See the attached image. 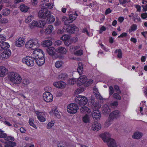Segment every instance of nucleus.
I'll return each mask as SVG.
<instances>
[{"instance_id":"nucleus-1","label":"nucleus","mask_w":147,"mask_h":147,"mask_svg":"<svg viewBox=\"0 0 147 147\" xmlns=\"http://www.w3.org/2000/svg\"><path fill=\"white\" fill-rule=\"evenodd\" d=\"M9 80L15 84H20L22 80V78L18 74L14 72H11L8 75Z\"/></svg>"},{"instance_id":"nucleus-2","label":"nucleus","mask_w":147,"mask_h":147,"mask_svg":"<svg viewBox=\"0 0 147 147\" xmlns=\"http://www.w3.org/2000/svg\"><path fill=\"white\" fill-rule=\"evenodd\" d=\"M40 44L38 40L36 38L31 39L26 43L25 46L26 48L34 50L38 47Z\"/></svg>"},{"instance_id":"nucleus-3","label":"nucleus","mask_w":147,"mask_h":147,"mask_svg":"<svg viewBox=\"0 0 147 147\" xmlns=\"http://www.w3.org/2000/svg\"><path fill=\"white\" fill-rule=\"evenodd\" d=\"M4 138L6 141L4 142L3 141V140H0V141L4 142L5 144H6L5 145V147H15L16 146V143L15 142H13L15 140L14 137L7 136Z\"/></svg>"},{"instance_id":"nucleus-4","label":"nucleus","mask_w":147,"mask_h":147,"mask_svg":"<svg viewBox=\"0 0 147 147\" xmlns=\"http://www.w3.org/2000/svg\"><path fill=\"white\" fill-rule=\"evenodd\" d=\"M40 7L41 9L38 12V16L39 18H45L49 14L50 11L48 10L46 6H44V3L40 6Z\"/></svg>"},{"instance_id":"nucleus-5","label":"nucleus","mask_w":147,"mask_h":147,"mask_svg":"<svg viewBox=\"0 0 147 147\" xmlns=\"http://www.w3.org/2000/svg\"><path fill=\"white\" fill-rule=\"evenodd\" d=\"M75 102L80 106L85 105L88 102L87 98L84 96L78 95L75 98Z\"/></svg>"},{"instance_id":"nucleus-6","label":"nucleus","mask_w":147,"mask_h":147,"mask_svg":"<svg viewBox=\"0 0 147 147\" xmlns=\"http://www.w3.org/2000/svg\"><path fill=\"white\" fill-rule=\"evenodd\" d=\"M78 109V107L76 104L72 103L67 106V110L69 113L74 114L77 113Z\"/></svg>"},{"instance_id":"nucleus-7","label":"nucleus","mask_w":147,"mask_h":147,"mask_svg":"<svg viewBox=\"0 0 147 147\" xmlns=\"http://www.w3.org/2000/svg\"><path fill=\"white\" fill-rule=\"evenodd\" d=\"M22 62L29 67H32L34 65V59L33 57L26 56L22 59Z\"/></svg>"},{"instance_id":"nucleus-8","label":"nucleus","mask_w":147,"mask_h":147,"mask_svg":"<svg viewBox=\"0 0 147 147\" xmlns=\"http://www.w3.org/2000/svg\"><path fill=\"white\" fill-rule=\"evenodd\" d=\"M120 112L118 110H115L111 112L109 115L108 119L109 124L115 119L119 118L120 116Z\"/></svg>"},{"instance_id":"nucleus-9","label":"nucleus","mask_w":147,"mask_h":147,"mask_svg":"<svg viewBox=\"0 0 147 147\" xmlns=\"http://www.w3.org/2000/svg\"><path fill=\"white\" fill-rule=\"evenodd\" d=\"M66 27V30L69 34H74L79 30L78 28L74 24H68Z\"/></svg>"},{"instance_id":"nucleus-10","label":"nucleus","mask_w":147,"mask_h":147,"mask_svg":"<svg viewBox=\"0 0 147 147\" xmlns=\"http://www.w3.org/2000/svg\"><path fill=\"white\" fill-rule=\"evenodd\" d=\"M46 51L49 55L52 57L54 59L58 57V56L56 53V49L53 47H48L46 49Z\"/></svg>"},{"instance_id":"nucleus-11","label":"nucleus","mask_w":147,"mask_h":147,"mask_svg":"<svg viewBox=\"0 0 147 147\" xmlns=\"http://www.w3.org/2000/svg\"><path fill=\"white\" fill-rule=\"evenodd\" d=\"M34 50L33 52V57L34 59H37L39 57H44L43 52L42 50L37 48Z\"/></svg>"},{"instance_id":"nucleus-12","label":"nucleus","mask_w":147,"mask_h":147,"mask_svg":"<svg viewBox=\"0 0 147 147\" xmlns=\"http://www.w3.org/2000/svg\"><path fill=\"white\" fill-rule=\"evenodd\" d=\"M43 98L47 102H51L53 100V95L49 92H46L43 94Z\"/></svg>"},{"instance_id":"nucleus-13","label":"nucleus","mask_w":147,"mask_h":147,"mask_svg":"<svg viewBox=\"0 0 147 147\" xmlns=\"http://www.w3.org/2000/svg\"><path fill=\"white\" fill-rule=\"evenodd\" d=\"M11 54V52L10 50H4L3 52L0 55V57L2 59H6L10 57Z\"/></svg>"},{"instance_id":"nucleus-14","label":"nucleus","mask_w":147,"mask_h":147,"mask_svg":"<svg viewBox=\"0 0 147 147\" xmlns=\"http://www.w3.org/2000/svg\"><path fill=\"white\" fill-rule=\"evenodd\" d=\"M87 80V78L85 76H81L78 79V86H80L82 84H86Z\"/></svg>"},{"instance_id":"nucleus-15","label":"nucleus","mask_w":147,"mask_h":147,"mask_svg":"<svg viewBox=\"0 0 147 147\" xmlns=\"http://www.w3.org/2000/svg\"><path fill=\"white\" fill-rule=\"evenodd\" d=\"M100 137L104 142H107L110 138V135L107 132H105L104 134L100 135Z\"/></svg>"},{"instance_id":"nucleus-16","label":"nucleus","mask_w":147,"mask_h":147,"mask_svg":"<svg viewBox=\"0 0 147 147\" xmlns=\"http://www.w3.org/2000/svg\"><path fill=\"white\" fill-rule=\"evenodd\" d=\"M24 38L20 37L16 41L15 45L17 47H21L24 45Z\"/></svg>"},{"instance_id":"nucleus-17","label":"nucleus","mask_w":147,"mask_h":147,"mask_svg":"<svg viewBox=\"0 0 147 147\" xmlns=\"http://www.w3.org/2000/svg\"><path fill=\"white\" fill-rule=\"evenodd\" d=\"M36 63L39 66H41L42 65L45 63V58L44 56V57H39L36 59H34Z\"/></svg>"},{"instance_id":"nucleus-18","label":"nucleus","mask_w":147,"mask_h":147,"mask_svg":"<svg viewBox=\"0 0 147 147\" xmlns=\"http://www.w3.org/2000/svg\"><path fill=\"white\" fill-rule=\"evenodd\" d=\"M102 112L105 115H108L111 111L107 105H104L102 107Z\"/></svg>"},{"instance_id":"nucleus-19","label":"nucleus","mask_w":147,"mask_h":147,"mask_svg":"<svg viewBox=\"0 0 147 147\" xmlns=\"http://www.w3.org/2000/svg\"><path fill=\"white\" fill-rule=\"evenodd\" d=\"M8 73V70L4 67H0V77L5 76Z\"/></svg>"},{"instance_id":"nucleus-20","label":"nucleus","mask_w":147,"mask_h":147,"mask_svg":"<svg viewBox=\"0 0 147 147\" xmlns=\"http://www.w3.org/2000/svg\"><path fill=\"white\" fill-rule=\"evenodd\" d=\"M46 18H47V22L49 24L53 23L55 20L54 16L51 14L50 12Z\"/></svg>"},{"instance_id":"nucleus-21","label":"nucleus","mask_w":147,"mask_h":147,"mask_svg":"<svg viewBox=\"0 0 147 147\" xmlns=\"http://www.w3.org/2000/svg\"><path fill=\"white\" fill-rule=\"evenodd\" d=\"M78 16V15L76 11L75 12L74 14H71L69 15L68 18V21L69 22H68V23H71L73 21L76 19L77 16Z\"/></svg>"},{"instance_id":"nucleus-22","label":"nucleus","mask_w":147,"mask_h":147,"mask_svg":"<svg viewBox=\"0 0 147 147\" xmlns=\"http://www.w3.org/2000/svg\"><path fill=\"white\" fill-rule=\"evenodd\" d=\"M101 128L100 124L98 123L97 122H94L93 124L92 128L93 129L96 131H98Z\"/></svg>"},{"instance_id":"nucleus-23","label":"nucleus","mask_w":147,"mask_h":147,"mask_svg":"<svg viewBox=\"0 0 147 147\" xmlns=\"http://www.w3.org/2000/svg\"><path fill=\"white\" fill-rule=\"evenodd\" d=\"M0 47L1 48L3 51L9 49H8L9 47V43L7 42H2L1 43Z\"/></svg>"},{"instance_id":"nucleus-24","label":"nucleus","mask_w":147,"mask_h":147,"mask_svg":"<svg viewBox=\"0 0 147 147\" xmlns=\"http://www.w3.org/2000/svg\"><path fill=\"white\" fill-rule=\"evenodd\" d=\"M53 30V27L51 25H49L46 29L45 32L47 34H51Z\"/></svg>"},{"instance_id":"nucleus-25","label":"nucleus","mask_w":147,"mask_h":147,"mask_svg":"<svg viewBox=\"0 0 147 147\" xmlns=\"http://www.w3.org/2000/svg\"><path fill=\"white\" fill-rule=\"evenodd\" d=\"M143 135V134L141 132H136L134 134L132 137L133 138L139 139L142 137Z\"/></svg>"},{"instance_id":"nucleus-26","label":"nucleus","mask_w":147,"mask_h":147,"mask_svg":"<svg viewBox=\"0 0 147 147\" xmlns=\"http://www.w3.org/2000/svg\"><path fill=\"white\" fill-rule=\"evenodd\" d=\"M98 113L94 112V113L92 114V116L94 120L96 121H98L99 120L101 117V114L98 111Z\"/></svg>"},{"instance_id":"nucleus-27","label":"nucleus","mask_w":147,"mask_h":147,"mask_svg":"<svg viewBox=\"0 0 147 147\" xmlns=\"http://www.w3.org/2000/svg\"><path fill=\"white\" fill-rule=\"evenodd\" d=\"M83 64L82 63H79L78 64L77 71L80 75L83 73Z\"/></svg>"},{"instance_id":"nucleus-28","label":"nucleus","mask_w":147,"mask_h":147,"mask_svg":"<svg viewBox=\"0 0 147 147\" xmlns=\"http://www.w3.org/2000/svg\"><path fill=\"white\" fill-rule=\"evenodd\" d=\"M20 8L22 11L26 12L28 11L29 7L25 4H22L20 5Z\"/></svg>"},{"instance_id":"nucleus-29","label":"nucleus","mask_w":147,"mask_h":147,"mask_svg":"<svg viewBox=\"0 0 147 147\" xmlns=\"http://www.w3.org/2000/svg\"><path fill=\"white\" fill-rule=\"evenodd\" d=\"M107 142V144L109 147H115L116 143L114 140L112 139H110Z\"/></svg>"},{"instance_id":"nucleus-30","label":"nucleus","mask_w":147,"mask_h":147,"mask_svg":"<svg viewBox=\"0 0 147 147\" xmlns=\"http://www.w3.org/2000/svg\"><path fill=\"white\" fill-rule=\"evenodd\" d=\"M52 44V41L49 40H46L42 42V46L45 47H47L51 46Z\"/></svg>"},{"instance_id":"nucleus-31","label":"nucleus","mask_w":147,"mask_h":147,"mask_svg":"<svg viewBox=\"0 0 147 147\" xmlns=\"http://www.w3.org/2000/svg\"><path fill=\"white\" fill-rule=\"evenodd\" d=\"M56 51L57 53L62 54H65L66 53V51L65 47H60L56 49Z\"/></svg>"},{"instance_id":"nucleus-32","label":"nucleus","mask_w":147,"mask_h":147,"mask_svg":"<svg viewBox=\"0 0 147 147\" xmlns=\"http://www.w3.org/2000/svg\"><path fill=\"white\" fill-rule=\"evenodd\" d=\"M38 21L33 20L29 25V27L31 29H33L35 27H38Z\"/></svg>"},{"instance_id":"nucleus-33","label":"nucleus","mask_w":147,"mask_h":147,"mask_svg":"<svg viewBox=\"0 0 147 147\" xmlns=\"http://www.w3.org/2000/svg\"><path fill=\"white\" fill-rule=\"evenodd\" d=\"M80 112L83 113H86L87 112L88 114L90 113V110L89 108L86 106L81 107L80 110Z\"/></svg>"},{"instance_id":"nucleus-34","label":"nucleus","mask_w":147,"mask_h":147,"mask_svg":"<svg viewBox=\"0 0 147 147\" xmlns=\"http://www.w3.org/2000/svg\"><path fill=\"white\" fill-rule=\"evenodd\" d=\"M68 75L65 73H61L58 76L59 79L61 80H65L68 78Z\"/></svg>"},{"instance_id":"nucleus-35","label":"nucleus","mask_w":147,"mask_h":147,"mask_svg":"<svg viewBox=\"0 0 147 147\" xmlns=\"http://www.w3.org/2000/svg\"><path fill=\"white\" fill-rule=\"evenodd\" d=\"M83 121L85 123H88L89 122L90 118L88 115L87 114L82 117Z\"/></svg>"},{"instance_id":"nucleus-36","label":"nucleus","mask_w":147,"mask_h":147,"mask_svg":"<svg viewBox=\"0 0 147 147\" xmlns=\"http://www.w3.org/2000/svg\"><path fill=\"white\" fill-rule=\"evenodd\" d=\"M38 27L39 28H42L44 27L46 24V22L44 20H39L38 21Z\"/></svg>"},{"instance_id":"nucleus-37","label":"nucleus","mask_w":147,"mask_h":147,"mask_svg":"<svg viewBox=\"0 0 147 147\" xmlns=\"http://www.w3.org/2000/svg\"><path fill=\"white\" fill-rule=\"evenodd\" d=\"M10 13L9 9L8 8H5L3 10L2 12V14L4 16H7Z\"/></svg>"},{"instance_id":"nucleus-38","label":"nucleus","mask_w":147,"mask_h":147,"mask_svg":"<svg viewBox=\"0 0 147 147\" xmlns=\"http://www.w3.org/2000/svg\"><path fill=\"white\" fill-rule=\"evenodd\" d=\"M29 83V81L28 80L26 79L24 80L22 84V88H24L25 87H26L27 85Z\"/></svg>"},{"instance_id":"nucleus-39","label":"nucleus","mask_w":147,"mask_h":147,"mask_svg":"<svg viewBox=\"0 0 147 147\" xmlns=\"http://www.w3.org/2000/svg\"><path fill=\"white\" fill-rule=\"evenodd\" d=\"M70 36L67 34L63 35L61 38V40L63 41H67L69 39Z\"/></svg>"},{"instance_id":"nucleus-40","label":"nucleus","mask_w":147,"mask_h":147,"mask_svg":"<svg viewBox=\"0 0 147 147\" xmlns=\"http://www.w3.org/2000/svg\"><path fill=\"white\" fill-rule=\"evenodd\" d=\"M115 53H118L117 55V57H118L121 58L122 57V53L121 52V50L120 49H117L115 51Z\"/></svg>"},{"instance_id":"nucleus-41","label":"nucleus","mask_w":147,"mask_h":147,"mask_svg":"<svg viewBox=\"0 0 147 147\" xmlns=\"http://www.w3.org/2000/svg\"><path fill=\"white\" fill-rule=\"evenodd\" d=\"M33 19V16L32 15H30L28 16L25 20V22L27 23H28L31 21Z\"/></svg>"},{"instance_id":"nucleus-42","label":"nucleus","mask_w":147,"mask_h":147,"mask_svg":"<svg viewBox=\"0 0 147 147\" xmlns=\"http://www.w3.org/2000/svg\"><path fill=\"white\" fill-rule=\"evenodd\" d=\"M63 64V63L62 61H57L55 63V66L57 68H59L62 66Z\"/></svg>"},{"instance_id":"nucleus-43","label":"nucleus","mask_w":147,"mask_h":147,"mask_svg":"<svg viewBox=\"0 0 147 147\" xmlns=\"http://www.w3.org/2000/svg\"><path fill=\"white\" fill-rule=\"evenodd\" d=\"M58 86V88H65V84L64 82L62 81H59V85Z\"/></svg>"},{"instance_id":"nucleus-44","label":"nucleus","mask_w":147,"mask_h":147,"mask_svg":"<svg viewBox=\"0 0 147 147\" xmlns=\"http://www.w3.org/2000/svg\"><path fill=\"white\" fill-rule=\"evenodd\" d=\"M34 120L32 118H30L29 119V123L30 125L32 126V127L34 128H36V127L34 123Z\"/></svg>"},{"instance_id":"nucleus-45","label":"nucleus","mask_w":147,"mask_h":147,"mask_svg":"<svg viewBox=\"0 0 147 147\" xmlns=\"http://www.w3.org/2000/svg\"><path fill=\"white\" fill-rule=\"evenodd\" d=\"M83 52L82 50H79L76 51L74 52V54L78 56H80L83 55Z\"/></svg>"},{"instance_id":"nucleus-46","label":"nucleus","mask_w":147,"mask_h":147,"mask_svg":"<svg viewBox=\"0 0 147 147\" xmlns=\"http://www.w3.org/2000/svg\"><path fill=\"white\" fill-rule=\"evenodd\" d=\"M7 136V134L4 133V131L0 129V138H4Z\"/></svg>"},{"instance_id":"nucleus-47","label":"nucleus","mask_w":147,"mask_h":147,"mask_svg":"<svg viewBox=\"0 0 147 147\" xmlns=\"http://www.w3.org/2000/svg\"><path fill=\"white\" fill-rule=\"evenodd\" d=\"M54 122V121H51L49 123L47 124V128L48 129L51 128L53 125Z\"/></svg>"},{"instance_id":"nucleus-48","label":"nucleus","mask_w":147,"mask_h":147,"mask_svg":"<svg viewBox=\"0 0 147 147\" xmlns=\"http://www.w3.org/2000/svg\"><path fill=\"white\" fill-rule=\"evenodd\" d=\"M76 79H69L68 80V83L70 85H74L75 83H76Z\"/></svg>"},{"instance_id":"nucleus-49","label":"nucleus","mask_w":147,"mask_h":147,"mask_svg":"<svg viewBox=\"0 0 147 147\" xmlns=\"http://www.w3.org/2000/svg\"><path fill=\"white\" fill-rule=\"evenodd\" d=\"M119 93H115L113 95V97L114 98L118 100H120L121 99V96L119 94Z\"/></svg>"},{"instance_id":"nucleus-50","label":"nucleus","mask_w":147,"mask_h":147,"mask_svg":"<svg viewBox=\"0 0 147 147\" xmlns=\"http://www.w3.org/2000/svg\"><path fill=\"white\" fill-rule=\"evenodd\" d=\"M109 92L110 96H111L114 93V89L112 86H111L109 87Z\"/></svg>"},{"instance_id":"nucleus-51","label":"nucleus","mask_w":147,"mask_h":147,"mask_svg":"<svg viewBox=\"0 0 147 147\" xmlns=\"http://www.w3.org/2000/svg\"><path fill=\"white\" fill-rule=\"evenodd\" d=\"M38 119L40 121L42 122H44L46 120V119L41 115L38 116Z\"/></svg>"},{"instance_id":"nucleus-52","label":"nucleus","mask_w":147,"mask_h":147,"mask_svg":"<svg viewBox=\"0 0 147 147\" xmlns=\"http://www.w3.org/2000/svg\"><path fill=\"white\" fill-rule=\"evenodd\" d=\"M54 113L55 115L58 118H60V115L59 114V113L58 111L57 110V109H55Z\"/></svg>"},{"instance_id":"nucleus-53","label":"nucleus","mask_w":147,"mask_h":147,"mask_svg":"<svg viewBox=\"0 0 147 147\" xmlns=\"http://www.w3.org/2000/svg\"><path fill=\"white\" fill-rule=\"evenodd\" d=\"M94 94L95 95V96L97 98L100 100L102 99V97L100 95V93L98 92L95 93Z\"/></svg>"},{"instance_id":"nucleus-54","label":"nucleus","mask_w":147,"mask_h":147,"mask_svg":"<svg viewBox=\"0 0 147 147\" xmlns=\"http://www.w3.org/2000/svg\"><path fill=\"white\" fill-rule=\"evenodd\" d=\"M62 21H64V24L65 25H68V24L67 23V22L68 23V22H69V21H68V19H67V18H66L65 17H63L62 19Z\"/></svg>"},{"instance_id":"nucleus-55","label":"nucleus","mask_w":147,"mask_h":147,"mask_svg":"<svg viewBox=\"0 0 147 147\" xmlns=\"http://www.w3.org/2000/svg\"><path fill=\"white\" fill-rule=\"evenodd\" d=\"M44 5H45L46 6V7L47 9L48 8L49 9H51L53 8V5H51V4L50 3H44Z\"/></svg>"},{"instance_id":"nucleus-56","label":"nucleus","mask_w":147,"mask_h":147,"mask_svg":"<svg viewBox=\"0 0 147 147\" xmlns=\"http://www.w3.org/2000/svg\"><path fill=\"white\" fill-rule=\"evenodd\" d=\"M114 88L116 90L117 92L118 93H121V91L120 90L119 87L117 85H115L114 86Z\"/></svg>"},{"instance_id":"nucleus-57","label":"nucleus","mask_w":147,"mask_h":147,"mask_svg":"<svg viewBox=\"0 0 147 147\" xmlns=\"http://www.w3.org/2000/svg\"><path fill=\"white\" fill-rule=\"evenodd\" d=\"M137 28V26L135 24H133L131 27V30L132 31L135 30Z\"/></svg>"},{"instance_id":"nucleus-58","label":"nucleus","mask_w":147,"mask_h":147,"mask_svg":"<svg viewBox=\"0 0 147 147\" xmlns=\"http://www.w3.org/2000/svg\"><path fill=\"white\" fill-rule=\"evenodd\" d=\"M141 18L143 19H146L147 18V13H145L141 14Z\"/></svg>"},{"instance_id":"nucleus-59","label":"nucleus","mask_w":147,"mask_h":147,"mask_svg":"<svg viewBox=\"0 0 147 147\" xmlns=\"http://www.w3.org/2000/svg\"><path fill=\"white\" fill-rule=\"evenodd\" d=\"M62 42L60 40L56 41L54 43V45L56 46H57L61 44Z\"/></svg>"},{"instance_id":"nucleus-60","label":"nucleus","mask_w":147,"mask_h":147,"mask_svg":"<svg viewBox=\"0 0 147 147\" xmlns=\"http://www.w3.org/2000/svg\"><path fill=\"white\" fill-rule=\"evenodd\" d=\"M1 23H2L5 24L8 22V20L5 18H3L1 20Z\"/></svg>"},{"instance_id":"nucleus-61","label":"nucleus","mask_w":147,"mask_h":147,"mask_svg":"<svg viewBox=\"0 0 147 147\" xmlns=\"http://www.w3.org/2000/svg\"><path fill=\"white\" fill-rule=\"evenodd\" d=\"M106 28L104 26H102L100 28V30L99 31L100 34H101L103 31L106 30Z\"/></svg>"},{"instance_id":"nucleus-62","label":"nucleus","mask_w":147,"mask_h":147,"mask_svg":"<svg viewBox=\"0 0 147 147\" xmlns=\"http://www.w3.org/2000/svg\"><path fill=\"white\" fill-rule=\"evenodd\" d=\"M93 83V80L92 79H90L89 81L87 82L86 83V86H89V85Z\"/></svg>"},{"instance_id":"nucleus-63","label":"nucleus","mask_w":147,"mask_h":147,"mask_svg":"<svg viewBox=\"0 0 147 147\" xmlns=\"http://www.w3.org/2000/svg\"><path fill=\"white\" fill-rule=\"evenodd\" d=\"M58 147H67L66 145L63 143H61L58 145Z\"/></svg>"},{"instance_id":"nucleus-64","label":"nucleus","mask_w":147,"mask_h":147,"mask_svg":"<svg viewBox=\"0 0 147 147\" xmlns=\"http://www.w3.org/2000/svg\"><path fill=\"white\" fill-rule=\"evenodd\" d=\"M112 11V10H111L110 8H108L107 9L106 11H105V15H107L108 14H109V13H111Z\"/></svg>"}]
</instances>
